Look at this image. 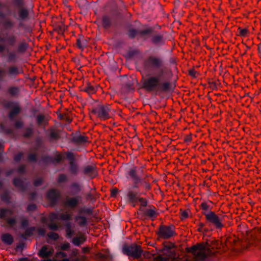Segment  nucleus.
<instances>
[{
    "label": "nucleus",
    "mask_w": 261,
    "mask_h": 261,
    "mask_svg": "<svg viewBox=\"0 0 261 261\" xmlns=\"http://www.w3.org/2000/svg\"><path fill=\"white\" fill-rule=\"evenodd\" d=\"M175 227L173 225L168 226L160 225L158 234L159 237L164 239H168L176 234L174 230Z\"/></svg>",
    "instance_id": "obj_13"
},
{
    "label": "nucleus",
    "mask_w": 261,
    "mask_h": 261,
    "mask_svg": "<svg viewBox=\"0 0 261 261\" xmlns=\"http://www.w3.org/2000/svg\"><path fill=\"white\" fill-rule=\"evenodd\" d=\"M143 66L145 73L141 83L145 91L158 94L172 90L170 71L164 66L162 58L150 56L144 60Z\"/></svg>",
    "instance_id": "obj_1"
},
{
    "label": "nucleus",
    "mask_w": 261,
    "mask_h": 261,
    "mask_svg": "<svg viewBox=\"0 0 261 261\" xmlns=\"http://www.w3.org/2000/svg\"><path fill=\"white\" fill-rule=\"evenodd\" d=\"M97 89L90 84L84 88L83 91L87 92L89 94L95 93L96 92Z\"/></svg>",
    "instance_id": "obj_32"
},
{
    "label": "nucleus",
    "mask_w": 261,
    "mask_h": 261,
    "mask_svg": "<svg viewBox=\"0 0 261 261\" xmlns=\"http://www.w3.org/2000/svg\"><path fill=\"white\" fill-rule=\"evenodd\" d=\"M4 108L6 109H11L8 114L9 119L11 121L15 120V116L19 114L21 109L19 102L5 99L2 102Z\"/></svg>",
    "instance_id": "obj_8"
},
{
    "label": "nucleus",
    "mask_w": 261,
    "mask_h": 261,
    "mask_svg": "<svg viewBox=\"0 0 261 261\" xmlns=\"http://www.w3.org/2000/svg\"><path fill=\"white\" fill-rule=\"evenodd\" d=\"M70 248V244L68 243L64 244L62 247L61 248L62 250H67Z\"/></svg>",
    "instance_id": "obj_59"
},
{
    "label": "nucleus",
    "mask_w": 261,
    "mask_h": 261,
    "mask_svg": "<svg viewBox=\"0 0 261 261\" xmlns=\"http://www.w3.org/2000/svg\"><path fill=\"white\" fill-rule=\"evenodd\" d=\"M152 32V29L148 28L147 29L139 31V34L141 36H145L150 34Z\"/></svg>",
    "instance_id": "obj_42"
},
{
    "label": "nucleus",
    "mask_w": 261,
    "mask_h": 261,
    "mask_svg": "<svg viewBox=\"0 0 261 261\" xmlns=\"http://www.w3.org/2000/svg\"><path fill=\"white\" fill-rule=\"evenodd\" d=\"M239 34L241 36H246L248 32V31L247 29H241L239 28Z\"/></svg>",
    "instance_id": "obj_51"
},
{
    "label": "nucleus",
    "mask_w": 261,
    "mask_h": 261,
    "mask_svg": "<svg viewBox=\"0 0 261 261\" xmlns=\"http://www.w3.org/2000/svg\"><path fill=\"white\" fill-rule=\"evenodd\" d=\"M118 192V190L117 188H115V189H113L111 192L112 195L113 196H115L117 194Z\"/></svg>",
    "instance_id": "obj_64"
},
{
    "label": "nucleus",
    "mask_w": 261,
    "mask_h": 261,
    "mask_svg": "<svg viewBox=\"0 0 261 261\" xmlns=\"http://www.w3.org/2000/svg\"><path fill=\"white\" fill-rule=\"evenodd\" d=\"M37 123L38 125H41L45 122V117L42 114L38 115L36 117Z\"/></svg>",
    "instance_id": "obj_39"
},
{
    "label": "nucleus",
    "mask_w": 261,
    "mask_h": 261,
    "mask_svg": "<svg viewBox=\"0 0 261 261\" xmlns=\"http://www.w3.org/2000/svg\"><path fill=\"white\" fill-rule=\"evenodd\" d=\"M47 236L50 239L54 241L57 240L59 237L58 233L53 232L48 233Z\"/></svg>",
    "instance_id": "obj_44"
},
{
    "label": "nucleus",
    "mask_w": 261,
    "mask_h": 261,
    "mask_svg": "<svg viewBox=\"0 0 261 261\" xmlns=\"http://www.w3.org/2000/svg\"><path fill=\"white\" fill-rule=\"evenodd\" d=\"M19 35L18 33H7L3 37H0V41L5 42L10 47H15L17 44L16 49L10 50L5 45L0 44V54H2V57L6 59L8 63L17 62L19 55L25 53L29 48V45L24 39L18 41Z\"/></svg>",
    "instance_id": "obj_2"
},
{
    "label": "nucleus",
    "mask_w": 261,
    "mask_h": 261,
    "mask_svg": "<svg viewBox=\"0 0 261 261\" xmlns=\"http://www.w3.org/2000/svg\"><path fill=\"white\" fill-rule=\"evenodd\" d=\"M37 233L41 237H44L46 235V230L42 228H39L37 230Z\"/></svg>",
    "instance_id": "obj_55"
},
{
    "label": "nucleus",
    "mask_w": 261,
    "mask_h": 261,
    "mask_svg": "<svg viewBox=\"0 0 261 261\" xmlns=\"http://www.w3.org/2000/svg\"><path fill=\"white\" fill-rule=\"evenodd\" d=\"M37 208L36 205L34 203L29 204L28 206L27 210L28 212H33L36 210Z\"/></svg>",
    "instance_id": "obj_50"
},
{
    "label": "nucleus",
    "mask_w": 261,
    "mask_h": 261,
    "mask_svg": "<svg viewBox=\"0 0 261 261\" xmlns=\"http://www.w3.org/2000/svg\"><path fill=\"white\" fill-rule=\"evenodd\" d=\"M72 141L76 144H84L87 142V138L81 135H76L72 137Z\"/></svg>",
    "instance_id": "obj_28"
},
{
    "label": "nucleus",
    "mask_w": 261,
    "mask_h": 261,
    "mask_svg": "<svg viewBox=\"0 0 261 261\" xmlns=\"http://www.w3.org/2000/svg\"><path fill=\"white\" fill-rule=\"evenodd\" d=\"M22 217L24 216L15 215L14 211L9 208H0V219L6 222L7 225L14 230L16 229V226L19 221L21 222Z\"/></svg>",
    "instance_id": "obj_5"
},
{
    "label": "nucleus",
    "mask_w": 261,
    "mask_h": 261,
    "mask_svg": "<svg viewBox=\"0 0 261 261\" xmlns=\"http://www.w3.org/2000/svg\"><path fill=\"white\" fill-rule=\"evenodd\" d=\"M56 31L59 34H63L64 30L62 28L61 26H58L56 28Z\"/></svg>",
    "instance_id": "obj_61"
},
{
    "label": "nucleus",
    "mask_w": 261,
    "mask_h": 261,
    "mask_svg": "<svg viewBox=\"0 0 261 261\" xmlns=\"http://www.w3.org/2000/svg\"><path fill=\"white\" fill-rule=\"evenodd\" d=\"M60 195V193L57 190L51 189L47 192L46 196L51 205L54 206L58 204Z\"/></svg>",
    "instance_id": "obj_16"
},
{
    "label": "nucleus",
    "mask_w": 261,
    "mask_h": 261,
    "mask_svg": "<svg viewBox=\"0 0 261 261\" xmlns=\"http://www.w3.org/2000/svg\"><path fill=\"white\" fill-rule=\"evenodd\" d=\"M139 210L142 212L141 215L142 217H147L152 220H153L158 215V213L155 211V208L153 206L152 208H144L140 207Z\"/></svg>",
    "instance_id": "obj_17"
},
{
    "label": "nucleus",
    "mask_w": 261,
    "mask_h": 261,
    "mask_svg": "<svg viewBox=\"0 0 261 261\" xmlns=\"http://www.w3.org/2000/svg\"><path fill=\"white\" fill-rule=\"evenodd\" d=\"M24 123L21 120H16L14 124L15 128L17 129H20L23 127Z\"/></svg>",
    "instance_id": "obj_46"
},
{
    "label": "nucleus",
    "mask_w": 261,
    "mask_h": 261,
    "mask_svg": "<svg viewBox=\"0 0 261 261\" xmlns=\"http://www.w3.org/2000/svg\"><path fill=\"white\" fill-rule=\"evenodd\" d=\"M2 201L6 204H9L11 202V192L8 189L4 190V192L0 196Z\"/></svg>",
    "instance_id": "obj_26"
},
{
    "label": "nucleus",
    "mask_w": 261,
    "mask_h": 261,
    "mask_svg": "<svg viewBox=\"0 0 261 261\" xmlns=\"http://www.w3.org/2000/svg\"><path fill=\"white\" fill-rule=\"evenodd\" d=\"M76 44L77 47L80 49H83L86 46V40H84L81 41L80 39H77Z\"/></svg>",
    "instance_id": "obj_41"
},
{
    "label": "nucleus",
    "mask_w": 261,
    "mask_h": 261,
    "mask_svg": "<svg viewBox=\"0 0 261 261\" xmlns=\"http://www.w3.org/2000/svg\"><path fill=\"white\" fill-rule=\"evenodd\" d=\"M48 228H49L50 230H54V231L58 230H59V226L58 225V224H56V223H55V222H51V223H50L48 225Z\"/></svg>",
    "instance_id": "obj_45"
},
{
    "label": "nucleus",
    "mask_w": 261,
    "mask_h": 261,
    "mask_svg": "<svg viewBox=\"0 0 261 261\" xmlns=\"http://www.w3.org/2000/svg\"><path fill=\"white\" fill-rule=\"evenodd\" d=\"M22 156V153H19L14 156V160L16 162H19L21 160Z\"/></svg>",
    "instance_id": "obj_54"
},
{
    "label": "nucleus",
    "mask_w": 261,
    "mask_h": 261,
    "mask_svg": "<svg viewBox=\"0 0 261 261\" xmlns=\"http://www.w3.org/2000/svg\"><path fill=\"white\" fill-rule=\"evenodd\" d=\"M85 239L84 237H74L72 239V243L76 246H80L85 242Z\"/></svg>",
    "instance_id": "obj_34"
},
{
    "label": "nucleus",
    "mask_w": 261,
    "mask_h": 261,
    "mask_svg": "<svg viewBox=\"0 0 261 261\" xmlns=\"http://www.w3.org/2000/svg\"><path fill=\"white\" fill-rule=\"evenodd\" d=\"M66 237L68 239H71L74 234V231L73 228L65 229Z\"/></svg>",
    "instance_id": "obj_48"
},
{
    "label": "nucleus",
    "mask_w": 261,
    "mask_h": 261,
    "mask_svg": "<svg viewBox=\"0 0 261 261\" xmlns=\"http://www.w3.org/2000/svg\"><path fill=\"white\" fill-rule=\"evenodd\" d=\"M144 175V173L142 167L138 168L137 167L134 166L129 169L127 171L126 177L129 178L133 182L134 185L132 189L139 190L140 186H142L146 191H149L151 189V184L145 177L141 176Z\"/></svg>",
    "instance_id": "obj_4"
},
{
    "label": "nucleus",
    "mask_w": 261,
    "mask_h": 261,
    "mask_svg": "<svg viewBox=\"0 0 261 261\" xmlns=\"http://www.w3.org/2000/svg\"><path fill=\"white\" fill-rule=\"evenodd\" d=\"M33 129L31 127H27L25 128V132L23 133V137L24 138H30L33 134Z\"/></svg>",
    "instance_id": "obj_38"
},
{
    "label": "nucleus",
    "mask_w": 261,
    "mask_h": 261,
    "mask_svg": "<svg viewBox=\"0 0 261 261\" xmlns=\"http://www.w3.org/2000/svg\"><path fill=\"white\" fill-rule=\"evenodd\" d=\"M2 241L6 245L10 246L14 241L13 236L9 233H3L1 236Z\"/></svg>",
    "instance_id": "obj_22"
},
{
    "label": "nucleus",
    "mask_w": 261,
    "mask_h": 261,
    "mask_svg": "<svg viewBox=\"0 0 261 261\" xmlns=\"http://www.w3.org/2000/svg\"><path fill=\"white\" fill-rule=\"evenodd\" d=\"M23 73V70L21 66L15 65L8 66L4 70V75L10 80L15 79L19 74Z\"/></svg>",
    "instance_id": "obj_12"
},
{
    "label": "nucleus",
    "mask_w": 261,
    "mask_h": 261,
    "mask_svg": "<svg viewBox=\"0 0 261 261\" xmlns=\"http://www.w3.org/2000/svg\"><path fill=\"white\" fill-rule=\"evenodd\" d=\"M70 194L71 195L77 196L82 190V186L77 182H73L70 186Z\"/></svg>",
    "instance_id": "obj_23"
},
{
    "label": "nucleus",
    "mask_w": 261,
    "mask_h": 261,
    "mask_svg": "<svg viewBox=\"0 0 261 261\" xmlns=\"http://www.w3.org/2000/svg\"><path fill=\"white\" fill-rule=\"evenodd\" d=\"M86 199L88 200H90L92 202L95 201V198L93 195L91 193V192H88L86 194Z\"/></svg>",
    "instance_id": "obj_52"
},
{
    "label": "nucleus",
    "mask_w": 261,
    "mask_h": 261,
    "mask_svg": "<svg viewBox=\"0 0 261 261\" xmlns=\"http://www.w3.org/2000/svg\"><path fill=\"white\" fill-rule=\"evenodd\" d=\"M188 213L187 211H185L182 212L181 215V219H185L188 218Z\"/></svg>",
    "instance_id": "obj_60"
},
{
    "label": "nucleus",
    "mask_w": 261,
    "mask_h": 261,
    "mask_svg": "<svg viewBox=\"0 0 261 261\" xmlns=\"http://www.w3.org/2000/svg\"><path fill=\"white\" fill-rule=\"evenodd\" d=\"M200 208L202 210L203 212H208V211H212L211 210L212 207L205 202H202L200 204Z\"/></svg>",
    "instance_id": "obj_40"
},
{
    "label": "nucleus",
    "mask_w": 261,
    "mask_h": 261,
    "mask_svg": "<svg viewBox=\"0 0 261 261\" xmlns=\"http://www.w3.org/2000/svg\"><path fill=\"white\" fill-rule=\"evenodd\" d=\"M25 171V167L23 165H21L18 167L17 171L20 173H23Z\"/></svg>",
    "instance_id": "obj_57"
},
{
    "label": "nucleus",
    "mask_w": 261,
    "mask_h": 261,
    "mask_svg": "<svg viewBox=\"0 0 261 261\" xmlns=\"http://www.w3.org/2000/svg\"><path fill=\"white\" fill-rule=\"evenodd\" d=\"M64 225L65 227V229L72 228V223L70 221V220L65 222Z\"/></svg>",
    "instance_id": "obj_56"
},
{
    "label": "nucleus",
    "mask_w": 261,
    "mask_h": 261,
    "mask_svg": "<svg viewBox=\"0 0 261 261\" xmlns=\"http://www.w3.org/2000/svg\"><path fill=\"white\" fill-rule=\"evenodd\" d=\"M138 34H139V31L136 29L131 28L128 29L127 35L129 38L131 39H134Z\"/></svg>",
    "instance_id": "obj_31"
},
{
    "label": "nucleus",
    "mask_w": 261,
    "mask_h": 261,
    "mask_svg": "<svg viewBox=\"0 0 261 261\" xmlns=\"http://www.w3.org/2000/svg\"><path fill=\"white\" fill-rule=\"evenodd\" d=\"M59 218L61 220L65 222L71 219V215L68 213H61L59 216Z\"/></svg>",
    "instance_id": "obj_37"
},
{
    "label": "nucleus",
    "mask_w": 261,
    "mask_h": 261,
    "mask_svg": "<svg viewBox=\"0 0 261 261\" xmlns=\"http://www.w3.org/2000/svg\"><path fill=\"white\" fill-rule=\"evenodd\" d=\"M143 251L141 246L135 243L129 245L125 244L122 248V252L124 254L132 257L133 258L138 259L140 258Z\"/></svg>",
    "instance_id": "obj_9"
},
{
    "label": "nucleus",
    "mask_w": 261,
    "mask_h": 261,
    "mask_svg": "<svg viewBox=\"0 0 261 261\" xmlns=\"http://www.w3.org/2000/svg\"><path fill=\"white\" fill-rule=\"evenodd\" d=\"M20 89L18 87L11 86L8 89L9 94L13 97H17L20 93Z\"/></svg>",
    "instance_id": "obj_29"
},
{
    "label": "nucleus",
    "mask_w": 261,
    "mask_h": 261,
    "mask_svg": "<svg viewBox=\"0 0 261 261\" xmlns=\"http://www.w3.org/2000/svg\"><path fill=\"white\" fill-rule=\"evenodd\" d=\"M57 255L59 257L63 258V257H66L67 256V254L65 252H64L60 251V252H58L57 253Z\"/></svg>",
    "instance_id": "obj_58"
},
{
    "label": "nucleus",
    "mask_w": 261,
    "mask_h": 261,
    "mask_svg": "<svg viewBox=\"0 0 261 261\" xmlns=\"http://www.w3.org/2000/svg\"><path fill=\"white\" fill-rule=\"evenodd\" d=\"M22 28H24L26 32L31 33L32 32L31 28L28 26H26L24 24V26Z\"/></svg>",
    "instance_id": "obj_63"
},
{
    "label": "nucleus",
    "mask_w": 261,
    "mask_h": 261,
    "mask_svg": "<svg viewBox=\"0 0 261 261\" xmlns=\"http://www.w3.org/2000/svg\"><path fill=\"white\" fill-rule=\"evenodd\" d=\"M31 9L28 8L25 0H10L7 8V14L18 21V27H23V22L30 18Z\"/></svg>",
    "instance_id": "obj_3"
},
{
    "label": "nucleus",
    "mask_w": 261,
    "mask_h": 261,
    "mask_svg": "<svg viewBox=\"0 0 261 261\" xmlns=\"http://www.w3.org/2000/svg\"><path fill=\"white\" fill-rule=\"evenodd\" d=\"M53 250H48L46 246H43L39 252V255L42 257H48L52 255Z\"/></svg>",
    "instance_id": "obj_27"
},
{
    "label": "nucleus",
    "mask_w": 261,
    "mask_h": 261,
    "mask_svg": "<svg viewBox=\"0 0 261 261\" xmlns=\"http://www.w3.org/2000/svg\"><path fill=\"white\" fill-rule=\"evenodd\" d=\"M96 167L94 165H87L83 168L82 173L86 175L90 176L91 178H93L96 174Z\"/></svg>",
    "instance_id": "obj_21"
},
{
    "label": "nucleus",
    "mask_w": 261,
    "mask_h": 261,
    "mask_svg": "<svg viewBox=\"0 0 261 261\" xmlns=\"http://www.w3.org/2000/svg\"><path fill=\"white\" fill-rule=\"evenodd\" d=\"M101 25L105 30H108L114 24L112 18L108 15H104L101 18Z\"/></svg>",
    "instance_id": "obj_19"
},
{
    "label": "nucleus",
    "mask_w": 261,
    "mask_h": 261,
    "mask_svg": "<svg viewBox=\"0 0 261 261\" xmlns=\"http://www.w3.org/2000/svg\"><path fill=\"white\" fill-rule=\"evenodd\" d=\"M202 214L205 216L206 222L210 226L212 225L218 229H221L224 227L223 224L224 216L217 215L213 211L203 212Z\"/></svg>",
    "instance_id": "obj_7"
},
{
    "label": "nucleus",
    "mask_w": 261,
    "mask_h": 261,
    "mask_svg": "<svg viewBox=\"0 0 261 261\" xmlns=\"http://www.w3.org/2000/svg\"><path fill=\"white\" fill-rule=\"evenodd\" d=\"M13 184L16 188L22 192L25 191L27 189V186L24 184V180L20 178H14L13 180Z\"/></svg>",
    "instance_id": "obj_24"
},
{
    "label": "nucleus",
    "mask_w": 261,
    "mask_h": 261,
    "mask_svg": "<svg viewBox=\"0 0 261 261\" xmlns=\"http://www.w3.org/2000/svg\"><path fill=\"white\" fill-rule=\"evenodd\" d=\"M91 113L101 120H107L114 115L115 110L112 109L109 105L99 104L92 109Z\"/></svg>",
    "instance_id": "obj_6"
},
{
    "label": "nucleus",
    "mask_w": 261,
    "mask_h": 261,
    "mask_svg": "<svg viewBox=\"0 0 261 261\" xmlns=\"http://www.w3.org/2000/svg\"><path fill=\"white\" fill-rule=\"evenodd\" d=\"M205 249L204 246H201L199 248L196 246H193L190 249V251L197 257V261H205L207 255L205 252Z\"/></svg>",
    "instance_id": "obj_15"
},
{
    "label": "nucleus",
    "mask_w": 261,
    "mask_h": 261,
    "mask_svg": "<svg viewBox=\"0 0 261 261\" xmlns=\"http://www.w3.org/2000/svg\"><path fill=\"white\" fill-rule=\"evenodd\" d=\"M49 137L51 139L54 140H58L60 138V136L58 132L55 130H51Z\"/></svg>",
    "instance_id": "obj_43"
},
{
    "label": "nucleus",
    "mask_w": 261,
    "mask_h": 261,
    "mask_svg": "<svg viewBox=\"0 0 261 261\" xmlns=\"http://www.w3.org/2000/svg\"><path fill=\"white\" fill-rule=\"evenodd\" d=\"M66 158L69 162H76L74 154L71 152H69L66 154Z\"/></svg>",
    "instance_id": "obj_47"
},
{
    "label": "nucleus",
    "mask_w": 261,
    "mask_h": 261,
    "mask_svg": "<svg viewBox=\"0 0 261 261\" xmlns=\"http://www.w3.org/2000/svg\"><path fill=\"white\" fill-rule=\"evenodd\" d=\"M43 183V180L41 178H38L36 179L34 182V185L35 187H39Z\"/></svg>",
    "instance_id": "obj_53"
},
{
    "label": "nucleus",
    "mask_w": 261,
    "mask_h": 261,
    "mask_svg": "<svg viewBox=\"0 0 261 261\" xmlns=\"http://www.w3.org/2000/svg\"><path fill=\"white\" fill-rule=\"evenodd\" d=\"M146 195V192L142 191L140 192L139 191H135L130 189H129L127 191V196L129 202L134 204V206L136 205V204L139 201L141 203V205L142 206L145 207L147 205V200L143 198L140 197L139 195Z\"/></svg>",
    "instance_id": "obj_10"
},
{
    "label": "nucleus",
    "mask_w": 261,
    "mask_h": 261,
    "mask_svg": "<svg viewBox=\"0 0 261 261\" xmlns=\"http://www.w3.org/2000/svg\"><path fill=\"white\" fill-rule=\"evenodd\" d=\"M93 213V208L92 207L83 206L81 207L79 211V214L75 216L74 219L77 222L80 226H86L88 224L87 218L82 214H86L88 215H92Z\"/></svg>",
    "instance_id": "obj_11"
},
{
    "label": "nucleus",
    "mask_w": 261,
    "mask_h": 261,
    "mask_svg": "<svg viewBox=\"0 0 261 261\" xmlns=\"http://www.w3.org/2000/svg\"><path fill=\"white\" fill-rule=\"evenodd\" d=\"M80 167L76 162H69L68 170L69 172L76 175L79 172Z\"/></svg>",
    "instance_id": "obj_25"
},
{
    "label": "nucleus",
    "mask_w": 261,
    "mask_h": 261,
    "mask_svg": "<svg viewBox=\"0 0 261 261\" xmlns=\"http://www.w3.org/2000/svg\"><path fill=\"white\" fill-rule=\"evenodd\" d=\"M24 248V244L20 243L16 247V250L18 251L19 250H22Z\"/></svg>",
    "instance_id": "obj_62"
},
{
    "label": "nucleus",
    "mask_w": 261,
    "mask_h": 261,
    "mask_svg": "<svg viewBox=\"0 0 261 261\" xmlns=\"http://www.w3.org/2000/svg\"><path fill=\"white\" fill-rule=\"evenodd\" d=\"M100 258L102 261H112L113 256L110 252H106L104 254H100Z\"/></svg>",
    "instance_id": "obj_33"
},
{
    "label": "nucleus",
    "mask_w": 261,
    "mask_h": 261,
    "mask_svg": "<svg viewBox=\"0 0 261 261\" xmlns=\"http://www.w3.org/2000/svg\"><path fill=\"white\" fill-rule=\"evenodd\" d=\"M29 221L25 217H22L21 221V225L20 228L25 229V232L22 234L21 237L23 239H26L27 237H31L33 234L34 231L36 230L35 226L29 227Z\"/></svg>",
    "instance_id": "obj_14"
},
{
    "label": "nucleus",
    "mask_w": 261,
    "mask_h": 261,
    "mask_svg": "<svg viewBox=\"0 0 261 261\" xmlns=\"http://www.w3.org/2000/svg\"><path fill=\"white\" fill-rule=\"evenodd\" d=\"M61 159L60 158L55 159L53 157L48 155H46L42 158V161L44 164L53 163L56 161L57 162H59Z\"/></svg>",
    "instance_id": "obj_30"
},
{
    "label": "nucleus",
    "mask_w": 261,
    "mask_h": 261,
    "mask_svg": "<svg viewBox=\"0 0 261 261\" xmlns=\"http://www.w3.org/2000/svg\"><path fill=\"white\" fill-rule=\"evenodd\" d=\"M28 160L30 162H37V158L36 154L34 153L29 154L28 155Z\"/></svg>",
    "instance_id": "obj_49"
},
{
    "label": "nucleus",
    "mask_w": 261,
    "mask_h": 261,
    "mask_svg": "<svg viewBox=\"0 0 261 261\" xmlns=\"http://www.w3.org/2000/svg\"><path fill=\"white\" fill-rule=\"evenodd\" d=\"M68 177L65 174H60L58 176L57 182L59 184H62L68 181Z\"/></svg>",
    "instance_id": "obj_36"
},
{
    "label": "nucleus",
    "mask_w": 261,
    "mask_h": 261,
    "mask_svg": "<svg viewBox=\"0 0 261 261\" xmlns=\"http://www.w3.org/2000/svg\"><path fill=\"white\" fill-rule=\"evenodd\" d=\"M4 26L6 29H11L14 26L15 23L14 21L10 19H5L3 21Z\"/></svg>",
    "instance_id": "obj_35"
},
{
    "label": "nucleus",
    "mask_w": 261,
    "mask_h": 261,
    "mask_svg": "<svg viewBox=\"0 0 261 261\" xmlns=\"http://www.w3.org/2000/svg\"><path fill=\"white\" fill-rule=\"evenodd\" d=\"M81 200L82 197L79 195L71 197L66 199L65 205L69 208H73L78 205Z\"/></svg>",
    "instance_id": "obj_18"
},
{
    "label": "nucleus",
    "mask_w": 261,
    "mask_h": 261,
    "mask_svg": "<svg viewBox=\"0 0 261 261\" xmlns=\"http://www.w3.org/2000/svg\"><path fill=\"white\" fill-rule=\"evenodd\" d=\"M151 42L158 46H162L165 44V39L163 35L155 34L151 36Z\"/></svg>",
    "instance_id": "obj_20"
}]
</instances>
